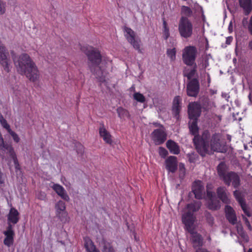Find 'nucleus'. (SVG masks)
<instances>
[{"instance_id":"obj_61","label":"nucleus","mask_w":252,"mask_h":252,"mask_svg":"<svg viewBox=\"0 0 252 252\" xmlns=\"http://www.w3.org/2000/svg\"><path fill=\"white\" fill-rule=\"evenodd\" d=\"M153 124H154V125H155L156 126H160V127H161V126H160V124H158V123H154Z\"/></svg>"},{"instance_id":"obj_59","label":"nucleus","mask_w":252,"mask_h":252,"mask_svg":"<svg viewBox=\"0 0 252 252\" xmlns=\"http://www.w3.org/2000/svg\"><path fill=\"white\" fill-rule=\"evenodd\" d=\"M227 139L229 140V141L231 140V136L230 135H227Z\"/></svg>"},{"instance_id":"obj_19","label":"nucleus","mask_w":252,"mask_h":252,"mask_svg":"<svg viewBox=\"0 0 252 252\" xmlns=\"http://www.w3.org/2000/svg\"><path fill=\"white\" fill-rule=\"evenodd\" d=\"M100 136L107 144H111L112 143V136L110 132L106 129L103 124H100L99 128Z\"/></svg>"},{"instance_id":"obj_9","label":"nucleus","mask_w":252,"mask_h":252,"mask_svg":"<svg viewBox=\"0 0 252 252\" xmlns=\"http://www.w3.org/2000/svg\"><path fill=\"white\" fill-rule=\"evenodd\" d=\"M166 133L162 126L159 129H155L151 134L152 139L156 145H160L166 139Z\"/></svg>"},{"instance_id":"obj_24","label":"nucleus","mask_w":252,"mask_h":252,"mask_svg":"<svg viewBox=\"0 0 252 252\" xmlns=\"http://www.w3.org/2000/svg\"><path fill=\"white\" fill-rule=\"evenodd\" d=\"M181 101L182 99L179 96H175L173 101L172 112L177 119H178L179 117V113L181 108L180 105Z\"/></svg>"},{"instance_id":"obj_5","label":"nucleus","mask_w":252,"mask_h":252,"mask_svg":"<svg viewBox=\"0 0 252 252\" xmlns=\"http://www.w3.org/2000/svg\"><path fill=\"white\" fill-rule=\"evenodd\" d=\"M197 49L193 46L186 47L183 50L182 59L185 64L188 66H192L195 63L197 55Z\"/></svg>"},{"instance_id":"obj_49","label":"nucleus","mask_w":252,"mask_h":252,"mask_svg":"<svg viewBox=\"0 0 252 252\" xmlns=\"http://www.w3.org/2000/svg\"><path fill=\"white\" fill-rule=\"evenodd\" d=\"M199 66L201 67V69H205L209 66V62L207 59H205L202 61V63L199 64Z\"/></svg>"},{"instance_id":"obj_47","label":"nucleus","mask_w":252,"mask_h":252,"mask_svg":"<svg viewBox=\"0 0 252 252\" xmlns=\"http://www.w3.org/2000/svg\"><path fill=\"white\" fill-rule=\"evenodd\" d=\"M193 66V68L190 70V71L187 75L188 78L189 79H191L194 75L196 72V68L197 67L196 64H194Z\"/></svg>"},{"instance_id":"obj_63","label":"nucleus","mask_w":252,"mask_h":252,"mask_svg":"<svg viewBox=\"0 0 252 252\" xmlns=\"http://www.w3.org/2000/svg\"><path fill=\"white\" fill-rule=\"evenodd\" d=\"M248 252H252V249H249Z\"/></svg>"},{"instance_id":"obj_21","label":"nucleus","mask_w":252,"mask_h":252,"mask_svg":"<svg viewBox=\"0 0 252 252\" xmlns=\"http://www.w3.org/2000/svg\"><path fill=\"white\" fill-rule=\"evenodd\" d=\"M166 169L170 172L174 173L177 169V160L174 156H169L165 160Z\"/></svg>"},{"instance_id":"obj_7","label":"nucleus","mask_w":252,"mask_h":252,"mask_svg":"<svg viewBox=\"0 0 252 252\" xmlns=\"http://www.w3.org/2000/svg\"><path fill=\"white\" fill-rule=\"evenodd\" d=\"M0 149L6 152L9 156V157L13 160L15 166L16 171L20 168V165L16 157L14 149L11 145L5 144L3 139L0 133Z\"/></svg>"},{"instance_id":"obj_64","label":"nucleus","mask_w":252,"mask_h":252,"mask_svg":"<svg viewBox=\"0 0 252 252\" xmlns=\"http://www.w3.org/2000/svg\"><path fill=\"white\" fill-rule=\"evenodd\" d=\"M130 89L131 90H134V86H132L131 88H130Z\"/></svg>"},{"instance_id":"obj_8","label":"nucleus","mask_w":252,"mask_h":252,"mask_svg":"<svg viewBox=\"0 0 252 252\" xmlns=\"http://www.w3.org/2000/svg\"><path fill=\"white\" fill-rule=\"evenodd\" d=\"M222 180L227 186H229L231 184L235 188H238L240 185V177L234 172L227 173Z\"/></svg>"},{"instance_id":"obj_44","label":"nucleus","mask_w":252,"mask_h":252,"mask_svg":"<svg viewBox=\"0 0 252 252\" xmlns=\"http://www.w3.org/2000/svg\"><path fill=\"white\" fill-rule=\"evenodd\" d=\"M8 132L12 136L14 142H15L16 143L19 142L20 138H19L18 135L16 132H15L11 129H10L9 131H8Z\"/></svg>"},{"instance_id":"obj_1","label":"nucleus","mask_w":252,"mask_h":252,"mask_svg":"<svg viewBox=\"0 0 252 252\" xmlns=\"http://www.w3.org/2000/svg\"><path fill=\"white\" fill-rule=\"evenodd\" d=\"M210 134L208 130H205L200 139L198 136L193 138V143L196 149L200 154L204 156L207 152L209 146L212 150L220 153H225L226 151V146L222 144L220 141L221 137V134L215 133L210 140Z\"/></svg>"},{"instance_id":"obj_33","label":"nucleus","mask_w":252,"mask_h":252,"mask_svg":"<svg viewBox=\"0 0 252 252\" xmlns=\"http://www.w3.org/2000/svg\"><path fill=\"white\" fill-rule=\"evenodd\" d=\"M192 120V122L191 124L189 125V126L190 132L192 134L194 135V136H198L200 139H201V137H200V136L197 134L198 131V127L197 126V120Z\"/></svg>"},{"instance_id":"obj_34","label":"nucleus","mask_w":252,"mask_h":252,"mask_svg":"<svg viewBox=\"0 0 252 252\" xmlns=\"http://www.w3.org/2000/svg\"><path fill=\"white\" fill-rule=\"evenodd\" d=\"M181 13L185 17H190L192 15L193 11L190 6L183 5L181 8Z\"/></svg>"},{"instance_id":"obj_28","label":"nucleus","mask_w":252,"mask_h":252,"mask_svg":"<svg viewBox=\"0 0 252 252\" xmlns=\"http://www.w3.org/2000/svg\"><path fill=\"white\" fill-rule=\"evenodd\" d=\"M166 147L169 149L170 153L173 154L178 155L180 153V150L179 146L177 143L171 140H169L167 141Z\"/></svg>"},{"instance_id":"obj_35","label":"nucleus","mask_w":252,"mask_h":252,"mask_svg":"<svg viewBox=\"0 0 252 252\" xmlns=\"http://www.w3.org/2000/svg\"><path fill=\"white\" fill-rule=\"evenodd\" d=\"M242 24L244 27H247L249 32L252 35V16L250 17L249 22L248 21V18H243Z\"/></svg>"},{"instance_id":"obj_60","label":"nucleus","mask_w":252,"mask_h":252,"mask_svg":"<svg viewBox=\"0 0 252 252\" xmlns=\"http://www.w3.org/2000/svg\"><path fill=\"white\" fill-rule=\"evenodd\" d=\"M4 119L3 116L1 115V113L0 112V121Z\"/></svg>"},{"instance_id":"obj_54","label":"nucleus","mask_w":252,"mask_h":252,"mask_svg":"<svg viewBox=\"0 0 252 252\" xmlns=\"http://www.w3.org/2000/svg\"><path fill=\"white\" fill-rule=\"evenodd\" d=\"M196 252H208V251H207L205 249L199 248V249H196Z\"/></svg>"},{"instance_id":"obj_50","label":"nucleus","mask_w":252,"mask_h":252,"mask_svg":"<svg viewBox=\"0 0 252 252\" xmlns=\"http://www.w3.org/2000/svg\"><path fill=\"white\" fill-rule=\"evenodd\" d=\"M78 146H79V151H77V152L79 154H82L84 151V147L81 144H79Z\"/></svg>"},{"instance_id":"obj_18","label":"nucleus","mask_w":252,"mask_h":252,"mask_svg":"<svg viewBox=\"0 0 252 252\" xmlns=\"http://www.w3.org/2000/svg\"><path fill=\"white\" fill-rule=\"evenodd\" d=\"M203 189V186L201 181H196L193 183L192 190L196 199H200L202 198Z\"/></svg>"},{"instance_id":"obj_16","label":"nucleus","mask_w":252,"mask_h":252,"mask_svg":"<svg viewBox=\"0 0 252 252\" xmlns=\"http://www.w3.org/2000/svg\"><path fill=\"white\" fill-rule=\"evenodd\" d=\"M234 195L240 205L243 211L246 215L250 217L251 216V214L248 208V206L245 202L244 196L242 193L238 190H235L233 192Z\"/></svg>"},{"instance_id":"obj_57","label":"nucleus","mask_w":252,"mask_h":252,"mask_svg":"<svg viewBox=\"0 0 252 252\" xmlns=\"http://www.w3.org/2000/svg\"><path fill=\"white\" fill-rule=\"evenodd\" d=\"M249 48L250 50H252V39L249 42Z\"/></svg>"},{"instance_id":"obj_53","label":"nucleus","mask_w":252,"mask_h":252,"mask_svg":"<svg viewBox=\"0 0 252 252\" xmlns=\"http://www.w3.org/2000/svg\"><path fill=\"white\" fill-rule=\"evenodd\" d=\"M4 179L3 174L0 171V184H3L4 183Z\"/></svg>"},{"instance_id":"obj_58","label":"nucleus","mask_w":252,"mask_h":252,"mask_svg":"<svg viewBox=\"0 0 252 252\" xmlns=\"http://www.w3.org/2000/svg\"><path fill=\"white\" fill-rule=\"evenodd\" d=\"M228 30L230 32H232V25L231 22H230V23L229 25Z\"/></svg>"},{"instance_id":"obj_12","label":"nucleus","mask_w":252,"mask_h":252,"mask_svg":"<svg viewBox=\"0 0 252 252\" xmlns=\"http://www.w3.org/2000/svg\"><path fill=\"white\" fill-rule=\"evenodd\" d=\"M207 197L208 200L207 203V207L211 210H217L220 207V202L216 199L215 194L209 190L208 186H207Z\"/></svg>"},{"instance_id":"obj_37","label":"nucleus","mask_w":252,"mask_h":252,"mask_svg":"<svg viewBox=\"0 0 252 252\" xmlns=\"http://www.w3.org/2000/svg\"><path fill=\"white\" fill-rule=\"evenodd\" d=\"M187 3L190 7L192 11H194V12L202 11V8L197 2H193L192 0H189Z\"/></svg>"},{"instance_id":"obj_52","label":"nucleus","mask_w":252,"mask_h":252,"mask_svg":"<svg viewBox=\"0 0 252 252\" xmlns=\"http://www.w3.org/2000/svg\"><path fill=\"white\" fill-rule=\"evenodd\" d=\"M46 194L44 192H41L40 195L38 196V198L40 199L43 200L45 198Z\"/></svg>"},{"instance_id":"obj_6","label":"nucleus","mask_w":252,"mask_h":252,"mask_svg":"<svg viewBox=\"0 0 252 252\" xmlns=\"http://www.w3.org/2000/svg\"><path fill=\"white\" fill-rule=\"evenodd\" d=\"M125 36L133 47L139 53H142L140 49L141 40L139 38H136L135 32L130 28H125Z\"/></svg>"},{"instance_id":"obj_11","label":"nucleus","mask_w":252,"mask_h":252,"mask_svg":"<svg viewBox=\"0 0 252 252\" xmlns=\"http://www.w3.org/2000/svg\"><path fill=\"white\" fill-rule=\"evenodd\" d=\"M8 55L5 46L0 42V63L6 72L10 71L9 61L7 58Z\"/></svg>"},{"instance_id":"obj_23","label":"nucleus","mask_w":252,"mask_h":252,"mask_svg":"<svg viewBox=\"0 0 252 252\" xmlns=\"http://www.w3.org/2000/svg\"><path fill=\"white\" fill-rule=\"evenodd\" d=\"M239 3L245 15L250 14L252 11V0H239Z\"/></svg>"},{"instance_id":"obj_13","label":"nucleus","mask_w":252,"mask_h":252,"mask_svg":"<svg viewBox=\"0 0 252 252\" xmlns=\"http://www.w3.org/2000/svg\"><path fill=\"white\" fill-rule=\"evenodd\" d=\"M201 113V106L197 102H191L188 106V114L190 119L197 120Z\"/></svg>"},{"instance_id":"obj_26","label":"nucleus","mask_w":252,"mask_h":252,"mask_svg":"<svg viewBox=\"0 0 252 252\" xmlns=\"http://www.w3.org/2000/svg\"><path fill=\"white\" fill-rule=\"evenodd\" d=\"M191 235V240L193 243V247L197 249L200 248L202 245V238L200 234L197 232H194L193 229L191 231H188Z\"/></svg>"},{"instance_id":"obj_29","label":"nucleus","mask_w":252,"mask_h":252,"mask_svg":"<svg viewBox=\"0 0 252 252\" xmlns=\"http://www.w3.org/2000/svg\"><path fill=\"white\" fill-rule=\"evenodd\" d=\"M217 194L219 198L224 203H229L230 201L226 192V189L224 187H219L217 189Z\"/></svg>"},{"instance_id":"obj_51","label":"nucleus","mask_w":252,"mask_h":252,"mask_svg":"<svg viewBox=\"0 0 252 252\" xmlns=\"http://www.w3.org/2000/svg\"><path fill=\"white\" fill-rule=\"evenodd\" d=\"M233 38L231 36H229L226 39V43L227 44H230L232 42Z\"/></svg>"},{"instance_id":"obj_30","label":"nucleus","mask_w":252,"mask_h":252,"mask_svg":"<svg viewBox=\"0 0 252 252\" xmlns=\"http://www.w3.org/2000/svg\"><path fill=\"white\" fill-rule=\"evenodd\" d=\"M117 112L119 117L122 120H125L126 119H129L130 118V116L129 112L123 107H118L117 109Z\"/></svg>"},{"instance_id":"obj_36","label":"nucleus","mask_w":252,"mask_h":252,"mask_svg":"<svg viewBox=\"0 0 252 252\" xmlns=\"http://www.w3.org/2000/svg\"><path fill=\"white\" fill-rule=\"evenodd\" d=\"M218 174L220 178V179H222L227 173H225V164L223 163H220L218 166Z\"/></svg>"},{"instance_id":"obj_32","label":"nucleus","mask_w":252,"mask_h":252,"mask_svg":"<svg viewBox=\"0 0 252 252\" xmlns=\"http://www.w3.org/2000/svg\"><path fill=\"white\" fill-rule=\"evenodd\" d=\"M202 106L206 110H212L216 107L214 101L208 98H206L204 99Z\"/></svg>"},{"instance_id":"obj_43","label":"nucleus","mask_w":252,"mask_h":252,"mask_svg":"<svg viewBox=\"0 0 252 252\" xmlns=\"http://www.w3.org/2000/svg\"><path fill=\"white\" fill-rule=\"evenodd\" d=\"M6 11V2L3 0H0V15L5 13Z\"/></svg>"},{"instance_id":"obj_22","label":"nucleus","mask_w":252,"mask_h":252,"mask_svg":"<svg viewBox=\"0 0 252 252\" xmlns=\"http://www.w3.org/2000/svg\"><path fill=\"white\" fill-rule=\"evenodd\" d=\"M19 220V213L14 208L10 209L7 215V222L8 225L17 223Z\"/></svg>"},{"instance_id":"obj_10","label":"nucleus","mask_w":252,"mask_h":252,"mask_svg":"<svg viewBox=\"0 0 252 252\" xmlns=\"http://www.w3.org/2000/svg\"><path fill=\"white\" fill-rule=\"evenodd\" d=\"M66 206L65 203L60 200L55 204V210L56 216L62 221L67 220V213L65 211Z\"/></svg>"},{"instance_id":"obj_17","label":"nucleus","mask_w":252,"mask_h":252,"mask_svg":"<svg viewBox=\"0 0 252 252\" xmlns=\"http://www.w3.org/2000/svg\"><path fill=\"white\" fill-rule=\"evenodd\" d=\"M199 91V83L196 79L191 80L187 86V94L190 96H196Z\"/></svg>"},{"instance_id":"obj_42","label":"nucleus","mask_w":252,"mask_h":252,"mask_svg":"<svg viewBox=\"0 0 252 252\" xmlns=\"http://www.w3.org/2000/svg\"><path fill=\"white\" fill-rule=\"evenodd\" d=\"M176 50L175 48L168 49L167 50V55L171 61H174L176 59Z\"/></svg>"},{"instance_id":"obj_62","label":"nucleus","mask_w":252,"mask_h":252,"mask_svg":"<svg viewBox=\"0 0 252 252\" xmlns=\"http://www.w3.org/2000/svg\"><path fill=\"white\" fill-rule=\"evenodd\" d=\"M180 168L183 167V168H184V169L185 168H184V165L183 164H180Z\"/></svg>"},{"instance_id":"obj_15","label":"nucleus","mask_w":252,"mask_h":252,"mask_svg":"<svg viewBox=\"0 0 252 252\" xmlns=\"http://www.w3.org/2000/svg\"><path fill=\"white\" fill-rule=\"evenodd\" d=\"M3 234L5 236L3 243L5 246L10 247L13 244L14 237L15 235L12 225H8L6 230L3 232Z\"/></svg>"},{"instance_id":"obj_25","label":"nucleus","mask_w":252,"mask_h":252,"mask_svg":"<svg viewBox=\"0 0 252 252\" xmlns=\"http://www.w3.org/2000/svg\"><path fill=\"white\" fill-rule=\"evenodd\" d=\"M226 217L229 222L232 224H236L237 222V218L235 213L232 207L226 205L225 208Z\"/></svg>"},{"instance_id":"obj_4","label":"nucleus","mask_w":252,"mask_h":252,"mask_svg":"<svg viewBox=\"0 0 252 252\" xmlns=\"http://www.w3.org/2000/svg\"><path fill=\"white\" fill-rule=\"evenodd\" d=\"M178 30L182 37H190L193 33V25L188 18L182 16L179 21Z\"/></svg>"},{"instance_id":"obj_39","label":"nucleus","mask_w":252,"mask_h":252,"mask_svg":"<svg viewBox=\"0 0 252 252\" xmlns=\"http://www.w3.org/2000/svg\"><path fill=\"white\" fill-rule=\"evenodd\" d=\"M169 30L166 22L163 21V37L165 40H167L169 37Z\"/></svg>"},{"instance_id":"obj_55","label":"nucleus","mask_w":252,"mask_h":252,"mask_svg":"<svg viewBox=\"0 0 252 252\" xmlns=\"http://www.w3.org/2000/svg\"><path fill=\"white\" fill-rule=\"evenodd\" d=\"M221 96L225 98H228L229 97V96L228 95V94L225 93H222Z\"/></svg>"},{"instance_id":"obj_2","label":"nucleus","mask_w":252,"mask_h":252,"mask_svg":"<svg viewBox=\"0 0 252 252\" xmlns=\"http://www.w3.org/2000/svg\"><path fill=\"white\" fill-rule=\"evenodd\" d=\"M13 61L18 71L25 75L31 81L34 82L39 77L38 70L34 63L26 53L22 54L18 58L13 57Z\"/></svg>"},{"instance_id":"obj_46","label":"nucleus","mask_w":252,"mask_h":252,"mask_svg":"<svg viewBox=\"0 0 252 252\" xmlns=\"http://www.w3.org/2000/svg\"><path fill=\"white\" fill-rule=\"evenodd\" d=\"M0 123L1 125V126L5 129H6V130L9 131L11 128L9 125L7 123L6 120L4 118L1 121H0Z\"/></svg>"},{"instance_id":"obj_56","label":"nucleus","mask_w":252,"mask_h":252,"mask_svg":"<svg viewBox=\"0 0 252 252\" xmlns=\"http://www.w3.org/2000/svg\"><path fill=\"white\" fill-rule=\"evenodd\" d=\"M245 220L246 221V223L249 226V227L251 228V224H250V222L246 218H245Z\"/></svg>"},{"instance_id":"obj_48","label":"nucleus","mask_w":252,"mask_h":252,"mask_svg":"<svg viewBox=\"0 0 252 252\" xmlns=\"http://www.w3.org/2000/svg\"><path fill=\"white\" fill-rule=\"evenodd\" d=\"M206 218L207 220V222L210 225H213L214 223V218L212 217L211 215H210L209 213L206 214Z\"/></svg>"},{"instance_id":"obj_38","label":"nucleus","mask_w":252,"mask_h":252,"mask_svg":"<svg viewBox=\"0 0 252 252\" xmlns=\"http://www.w3.org/2000/svg\"><path fill=\"white\" fill-rule=\"evenodd\" d=\"M236 227L237 230L239 235L244 239V241L246 242L248 241V236L245 233L242 225L241 224H237Z\"/></svg>"},{"instance_id":"obj_14","label":"nucleus","mask_w":252,"mask_h":252,"mask_svg":"<svg viewBox=\"0 0 252 252\" xmlns=\"http://www.w3.org/2000/svg\"><path fill=\"white\" fill-rule=\"evenodd\" d=\"M195 220V217L193 213L187 212L182 215V220L185 224L188 231H191L193 229V225Z\"/></svg>"},{"instance_id":"obj_20","label":"nucleus","mask_w":252,"mask_h":252,"mask_svg":"<svg viewBox=\"0 0 252 252\" xmlns=\"http://www.w3.org/2000/svg\"><path fill=\"white\" fill-rule=\"evenodd\" d=\"M51 188L63 200L66 201H68L69 200V197L67 195L66 191L63 187L59 184L53 183Z\"/></svg>"},{"instance_id":"obj_41","label":"nucleus","mask_w":252,"mask_h":252,"mask_svg":"<svg viewBox=\"0 0 252 252\" xmlns=\"http://www.w3.org/2000/svg\"><path fill=\"white\" fill-rule=\"evenodd\" d=\"M102 252H116L111 244L108 242H104Z\"/></svg>"},{"instance_id":"obj_27","label":"nucleus","mask_w":252,"mask_h":252,"mask_svg":"<svg viewBox=\"0 0 252 252\" xmlns=\"http://www.w3.org/2000/svg\"><path fill=\"white\" fill-rule=\"evenodd\" d=\"M84 243L85 247L87 252H100L89 237H85L84 238Z\"/></svg>"},{"instance_id":"obj_40","label":"nucleus","mask_w":252,"mask_h":252,"mask_svg":"<svg viewBox=\"0 0 252 252\" xmlns=\"http://www.w3.org/2000/svg\"><path fill=\"white\" fill-rule=\"evenodd\" d=\"M133 97L134 99L136 100L137 102L144 103L146 101L145 97L142 94L139 92L135 93L133 95Z\"/></svg>"},{"instance_id":"obj_45","label":"nucleus","mask_w":252,"mask_h":252,"mask_svg":"<svg viewBox=\"0 0 252 252\" xmlns=\"http://www.w3.org/2000/svg\"><path fill=\"white\" fill-rule=\"evenodd\" d=\"M158 153L161 157L164 158L167 155L168 152L164 148L160 147L158 149Z\"/></svg>"},{"instance_id":"obj_3","label":"nucleus","mask_w":252,"mask_h":252,"mask_svg":"<svg viewBox=\"0 0 252 252\" xmlns=\"http://www.w3.org/2000/svg\"><path fill=\"white\" fill-rule=\"evenodd\" d=\"M81 50L87 56L89 60V67L92 72L99 77L102 74L101 56L98 49L89 45L81 47Z\"/></svg>"},{"instance_id":"obj_31","label":"nucleus","mask_w":252,"mask_h":252,"mask_svg":"<svg viewBox=\"0 0 252 252\" xmlns=\"http://www.w3.org/2000/svg\"><path fill=\"white\" fill-rule=\"evenodd\" d=\"M201 206V203L200 201H194L190 204L187 205V208L188 210V212L193 213V212L197 211Z\"/></svg>"}]
</instances>
